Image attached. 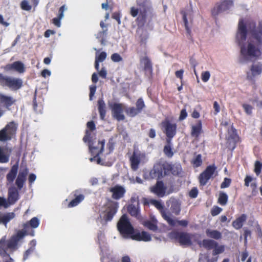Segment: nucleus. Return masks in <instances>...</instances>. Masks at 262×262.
Returning <instances> with one entry per match:
<instances>
[{"label":"nucleus","mask_w":262,"mask_h":262,"mask_svg":"<svg viewBox=\"0 0 262 262\" xmlns=\"http://www.w3.org/2000/svg\"><path fill=\"white\" fill-rule=\"evenodd\" d=\"M255 24L241 21L238 23L236 40L240 47L238 61L241 64L258 58L261 54L260 36L254 32Z\"/></svg>","instance_id":"nucleus-1"},{"label":"nucleus","mask_w":262,"mask_h":262,"mask_svg":"<svg viewBox=\"0 0 262 262\" xmlns=\"http://www.w3.org/2000/svg\"><path fill=\"white\" fill-rule=\"evenodd\" d=\"M118 229L125 237H129L133 233L134 229L126 215H123L117 224Z\"/></svg>","instance_id":"nucleus-2"},{"label":"nucleus","mask_w":262,"mask_h":262,"mask_svg":"<svg viewBox=\"0 0 262 262\" xmlns=\"http://www.w3.org/2000/svg\"><path fill=\"white\" fill-rule=\"evenodd\" d=\"M0 83L3 85H7L13 90L20 89L22 86V80L19 78L5 77L0 74Z\"/></svg>","instance_id":"nucleus-3"},{"label":"nucleus","mask_w":262,"mask_h":262,"mask_svg":"<svg viewBox=\"0 0 262 262\" xmlns=\"http://www.w3.org/2000/svg\"><path fill=\"white\" fill-rule=\"evenodd\" d=\"M27 234L26 230H18L15 234L13 235L8 241L7 247L11 249H15L17 247L19 243L21 242L23 237Z\"/></svg>","instance_id":"nucleus-4"},{"label":"nucleus","mask_w":262,"mask_h":262,"mask_svg":"<svg viewBox=\"0 0 262 262\" xmlns=\"http://www.w3.org/2000/svg\"><path fill=\"white\" fill-rule=\"evenodd\" d=\"M215 167L214 166H208L206 170L200 176V183L201 185H205L208 180L216 175Z\"/></svg>","instance_id":"nucleus-5"},{"label":"nucleus","mask_w":262,"mask_h":262,"mask_svg":"<svg viewBox=\"0 0 262 262\" xmlns=\"http://www.w3.org/2000/svg\"><path fill=\"white\" fill-rule=\"evenodd\" d=\"M16 128V125L13 122L8 124L0 132V140L6 141L10 139L11 136L15 133Z\"/></svg>","instance_id":"nucleus-6"},{"label":"nucleus","mask_w":262,"mask_h":262,"mask_svg":"<svg viewBox=\"0 0 262 262\" xmlns=\"http://www.w3.org/2000/svg\"><path fill=\"white\" fill-rule=\"evenodd\" d=\"M262 73V63L256 62L251 65L249 72L247 73L246 78L249 80H253L254 77Z\"/></svg>","instance_id":"nucleus-7"},{"label":"nucleus","mask_w":262,"mask_h":262,"mask_svg":"<svg viewBox=\"0 0 262 262\" xmlns=\"http://www.w3.org/2000/svg\"><path fill=\"white\" fill-rule=\"evenodd\" d=\"M110 107L112 109V115L117 120H123L125 119V116L123 114L124 107L122 104L114 103L111 104Z\"/></svg>","instance_id":"nucleus-8"},{"label":"nucleus","mask_w":262,"mask_h":262,"mask_svg":"<svg viewBox=\"0 0 262 262\" xmlns=\"http://www.w3.org/2000/svg\"><path fill=\"white\" fill-rule=\"evenodd\" d=\"M151 191L160 197L169 194L171 191L167 190V187L162 182H158L156 185L151 188Z\"/></svg>","instance_id":"nucleus-9"},{"label":"nucleus","mask_w":262,"mask_h":262,"mask_svg":"<svg viewBox=\"0 0 262 262\" xmlns=\"http://www.w3.org/2000/svg\"><path fill=\"white\" fill-rule=\"evenodd\" d=\"M237 137L235 130L232 127L228 130V135L227 136L228 147L231 149H233L235 146V143Z\"/></svg>","instance_id":"nucleus-10"},{"label":"nucleus","mask_w":262,"mask_h":262,"mask_svg":"<svg viewBox=\"0 0 262 262\" xmlns=\"http://www.w3.org/2000/svg\"><path fill=\"white\" fill-rule=\"evenodd\" d=\"M163 167L165 175L169 173V171H170L174 175L179 174L182 171L181 166L178 164L171 165L168 163H164L163 165Z\"/></svg>","instance_id":"nucleus-11"},{"label":"nucleus","mask_w":262,"mask_h":262,"mask_svg":"<svg viewBox=\"0 0 262 262\" xmlns=\"http://www.w3.org/2000/svg\"><path fill=\"white\" fill-rule=\"evenodd\" d=\"M162 125L164 127V130L167 136L169 138H172L176 134V124L171 123L168 121H165L162 122Z\"/></svg>","instance_id":"nucleus-12"},{"label":"nucleus","mask_w":262,"mask_h":262,"mask_svg":"<svg viewBox=\"0 0 262 262\" xmlns=\"http://www.w3.org/2000/svg\"><path fill=\"white\" fill-rule=\"evenodd\" d=\"M28 174V169L26 168L20 170L16 180V185L19 189H21L26 181V178Z\"/></svg>","instance_id":"nucleus-13"},{"label":"nucleus","mask_w":262,"mask_h":262,"mask_svg":"<svg viewBox=\"0 0 262 262\" xmlns=\"http://www.w3.org/2000/svg\"><path fill=\"white\" fill-rule=\"evenodd\" d=\"M6 68L7 70L14 69L20 73H24L25 71L24 65L20 61H16L11 64H8Z\"/></svg>","instance_id":"nucleus-14"},{"label":"nucleus","mask_w":262,"mask_h":262,"mask_svg":"<svg viewBox=\"0 0 262 262\" xmlns=\"http://www.w3.org/2000/svg\"><path fill=\"white\" fill-rule=\"evenodd\" d=\"M143 156L141 154L134 152L133 155L130 158L131 165L133 169L136 170L137 169L138 165L140 162L141 158Z\"/></svg>","instance_id":"nucleus-15"},{"label":"nucleus","mask_w":262,"mask_h":262,"mask_svg":"<svg viewBox=\"0 0 262 262\" xmlns=\"http://www.w3.org/2000/svg\"><path fill=\"white\" fill-rule=\"evenodd\" d=\"M11 150L8 148L0 147V162L6 163L9 161V154Z\"/></svg>","instance_id":"nucleus-16"},{"label":"nucleus","mask_w":262,"mask_h":262,"mask_svg":"<svg viewBox=\"0 0 262 262\" xmlns=\"http://www.w3.org/2000/svg\"><path fill=\"white\" fill-rule=\"evenodd\" d=\"M113 192V197L115 199H118L123 196L125 192L124 189L121 186H115L111 189Z\"/></svg>","instance_id":"nucleus-17"},{"label":"nucleus","mask_w":262,"mask_h":262,"mask_svg":"<svg viewBox=\"0 0 262 262\" xmlns=\"http://www.w3.org/2000/svg\"><path fill=\"white\" fill-rule=\"evenodd\" d=\"M18 196V191L15 188L12 187L9 189L8 200L10 204L14 203L17 200Z\"/></svg>","instance_id":"nucleus-18"},{"label":"nucleus","mask_w":262,"mask_h":262,"mask_svg":"<svg viewBox=\"0 0 262 262\" xmlns=\"http://www.w3.org/2000/svg\"><path fill=\"white\" fill-rule=\"evenodd\" d=\"M117 210V205L116 204H112L111 205V208L107 211L106 213H104L103 218L106 221L111 220L114 215L116 213Z\"/></svg>","instance_id":"nucleus-19"},{"label":"nucleus","mask_w":262,"mask_h":262,"mask_svg":"<svg viewBox=\"0 0 262 262\" xmlns=\"http://www.w3.org/2000/svg\"><path fill=\"white\" fill-rule=\"evenodd\" d=\"M198 244L200 247L211 249L216 245V242L211 239H204L203 241L199 242Z\"/></svg>","instance_id":"nucleus-20"},{"label":"nucleus","mask_w":262,"mask_h":262,"mask_svg":"<svg viewBox=\"0 0 262 262\" xmlns=\"http://www.w3.org/2000/svg\"><path fill=\"white\" fill-rule=\"evenodd\" d=\"M145 11V9L138 6H133L130 8L129 14L134 17L139 15L142 14Z\"/></svg>","instance_id":"nucleus-21"},{"label":"nucleus","mask_w":262,"mask_h":262,"mask_svg":"<svg viewBox=\"0 0 262 262\" xmlns=\"http://www.w3.org/2000/svg\"><path fill=\"white\" fill-rule=\"evenodd\" d=\"M202 132V124L201 121L192 126L191 136L197 138Z\"/></svg>","instance_id":"nucleus-22"},{"label":"nucleus","mask_w":262,"mask_h":262,"mask_svg":"<svg viewBox=\"0 0 262 262\" xmlns=\"http://www.w3.org/2000/svg\"><path fill=\"white\" fill-rule=\"evenodd\" d=\"M191 236L186 233H181L179 236V242L181 244L189 245L191 242Z\"/></svg>","instance_id":"nucleus-23"},{"label":"nucleus","mask_w":262,"mask_h":262,"mask_svg":"<svg viewBox=\"0 0 262 262\" xmlns=\"http://www.w3.org/2000/svg\"><path fill=\"white\" fill-rule=\"evenodd\" d=\"M246 220V216L243 214L232 223V225L236 229H239L243 226Z\"/></svg>","instance_id":"nucleus-24"},{"label":"nucleus","mask_w":262,"mask_h":262,"mask_svg":"<svg viewBox=\"0 0 262 262\" xmlns=\"http://www.w3.org/2000/svg\"><path fill=\"white\" fill-rule=\"evenodd\" d=\"M104 144V141H100L98 143V146L95 147L92 144L89 145V148L92 152H95L96 155H98L99 152H101L103 149Z\"/></svg>","instance_id":"nucleus-25"},{"label":"nucleus","mask_w":262,"mask_h":262,"mask_svg":"<svg viewBox=\"0 0 262 262\" xmlns=\"http://www.w3.org/2000/svg\"><path fill=\"white\" fill-rule=\"evenodd\" d=\"M14 216V214L12 212L1 215H0V223L5 224L6 226L7 223L13 219Z\"/></svg>","instance_id":"nucleus-26"},{"label":"nucleus","mask_w":262,"mask_h":262,"mask_svg":"<svg viewBox=\"0 0 262 262\" xmlns=\"http://www.w3.org/2000/svg\"><path fill=\"white\" fill-rule=\"evenodd\" d=\"M206 234L207 236L215 239H219L222 237V233L215 230L207 229Z\"/></svg>","instance_id":"nucleus-27"},{"label":"nucleus","mask_w":262,"mask_h":262,"mask_svg":"<svg viewBox=\"0 0 262 262\" xmlns=\"http://www.w3.org/2000/svg\"><path fill=\"white\" fill-rule=\"evenodd\" d=\"M17 165H14V166H13L11 169V171L7 175V179L9 182H12L13 181L17 174Z\"/></svg>","instance_id":"nucleus-28"},{"label":"nucleus","mask_w":262,"mask_h":262,"mask_svg":"<svg viewBox=\"0 0 262 262\" xmlns=\"http://www.w3.org/2000/svg\"><path fill=\"white\" fill-rule=\"evenodd\" d=\"M98 109L100 117L102 119H103L105 116L106 111L105 104L102 100H99L98 101Z\"/></svg>","instance_id":"nucleus-29"},{"label":"nucleus","mask_w":262,"mask_h":262,"mask_svg":"<svg viewBox=\"0 0 262 262\" xmlns=\"http://www.w3.org/2000/svg\"><path fill=\"white\" fill-rule=\"evenodd\" d=\"M157 221L155 219L152 220V222L150 221H145L143 223L144 226L146 227L148 229L155 231L158 229V227L156 225Z\"/></svg>","instance_id":"nucleus-30"},{"label":"nucleus","mask_w":262,"mask_h":262,"mask_svg":"<svg viewBox=\"0 0 262 262\" xmlns=\"http://www.w3.org/2000/svg\"><path fill=\"white\" fill-rule=\"evenodd\" d=\"M170 201L171 203V208L173 212L177 215L178 214L180 211V204L179 202L173 199Z\"/></svg>","instance_id":"nucleus-31"},{"label":"nucleus","mask_w":262,"mask_h":262,"mask_svg":"<svg viewBox=\"0 0 262 262\" xmlns=\"http://www.w3.org/2000/svg\"><path fill=\"white\" fill-rule=\"evenodd\" d=\"M163 217L168 222V223L171 225L174 226L176 224V221L171 216L170 214L167 213L164 211L162 212Z\"/></svg>","instance_id":"nucleus-32"},{"label":"nucleus","mask_w":262,"mask_h":262,"mask_svg":"<svg viewBox=\"0 0 262 262\" xmlns=\"http://www.w3.org/2000/svg\"><path fill=\"white\" fill-rule=\"evenodd\" d=\"M191 163L194 167L200 166L202 163V156L201 155L194 156L191 161Z\"/></svg>","instance_id":"nucleus-33"},{"label":"nucleus","mask_w":262,"mask_h":262,"mask_svg":"<svg viewBox=\"0 0 262 262\" xmlns=\"http://www.w3.org/2000/svg\"><path fill=\"white\" fill-rule=\"evenodd\" d=\"M223 10L226 11L230 9L233 6V1L232 0H226L220 5Z\"/></svg>","instance_id":"nucleus-34"},{"label":"nucleus","mask_w":262,"mask_h":262,"mask_svg":"<svg viewBox=\"0 0 262 262\" xmlns=\"http://www.w3.org/2000/svg\"><path fill=\"white\" fill-rule=\"evenodd\" d=\"M228 200L227 195L224 192H221L219 194L218 202L222 205L226 204Z\"/></svg>","instance_id":"nucleus-35"},{"label":"nucleus","mask_w":262,"mask_h":262,"mask_svg":"<svg viewBox=\"0 0 262 262\" xmlns=\"http://www.w3.org/2000/svg\"><path fill=\"white\" fill-rule=\"evenodd\" d=\"M170 140H167L168 144L165 145L164 148V154L168 157H171L173 156V152L169 145Z\"/></svg>","instance_id":"nucleus-36"},{"label":"nucleus","mask_w":262,"mask_h":262,"mask_svg":"<svg viewBox=\"0 0 262 262\" xmlns=\"http://www.w3.org/2000/svg\"><path fill=\"white\" fill-rule=\"evenodd\" d=\"M139 113V110L134 107H129L126 109V114L131 117L135 116Z\"/></svg>","instance_id":"nucleus-37"},{"label":"nucleus","mask_w":262,"mask_h":262,"mask_svg":"<svg viewBox=\"0 0 262 262\" xmlns=\"http://www.w3.org/2000/svg\"><path fill=\"white\" fill-rule=\"evenodd\" d=\"M150 175L153 178H159L162 177V172L159 171L157 166H155L150 172Z\"/></svg>","instance_id":"nucleus-38"},{"label":"nucleus","mask_w":262,"mask_h":262,"mask_svg":"<svg viewBox=\"0 0 262 262\" xmlns=\"http://www.w3.org/2000/svg\"><path fill=\"white\" fill-rule=\"evenodd\" d=\"M84 197L82 195H79L77 196L75 199L72 200L69 204V207H74L78 204L82 200H83Z\"/></svg>","instance_id":"nucleus-39"},{"label":"nucleus","mask_w":262,"mask_h":262,"mask_svg":"<svg viewBox=\"0 0 262 262\" xmlns=\"http://www.w3.org/2000/svg\"><path fill=\"white\" fill-rule=\"evenodd\" d=\"M137 6L145 9L149 5L148 0H136Z\"/></svg>","instance_id":"nucleus-40"},{"label":"nucleus","mask_w":262,"mask_h":262,"mask_svg":"<svg viewBox=\"0 0 262 262\" xmlns=\"http://www.w3.org/2000/svg\"><path fill=\"white\" fill-rule=\"evenodd\" d=\"M141 63L143 65L145 69H149L151 67L150 60L146 57H144L141 59Z\"/></svg>","instance_id":"nucleus-41"},{"label":"nucleus","mask_w":262,"mask_h":262,"mask_svg":"<svg viewBox=\"0 0 262 262\" xmlns=\"http://www.w3.org/2000/svg\"><path fill=\"white\" fill-rule=\"evenodd\" d=\"M214 250L213 251V255H217L222 253L224 251V247L222 245H216L214 247Z\"/></svg>","instance_id":"nucleus-42"},{"label":"nucleus","mask_w":262,"mask_h":262,"mask_svg":"<svg viewBox=\"0 0 262 262\" xmlns=\"http://www.w3.org/2000/svg\"><path fill=\"white\" fill-rule=\"evenodd\" d=\"M224 11V10H222V7L221 5H216L215 6L212 10L211 13L214 16H216L217 15H219L221 12Z\"/></svg>","instance_id":"nucleus-43"},{"label":"nucleus","mask_w":262,"mask_h":262,"mask_svg":"<svg viewBox=\"0 0 262 262\" xmlns=\"http://www.w3.org/2000/svg\"><path fill=\"white\" fill-rule=\"evenodd\" d=\"M106 56V53L104 52H102L99 54H96L95 60L99 62H102L105 59Z\"/></svg>","instance_id":"nucleus-44"},{"label":"nucleus","mask_w":262,"mask_h":262,"mask_svg":"<svg viewBox=\"0 0 262 262\" xmlns=\"http://www.w3.org/2000/svg\"><path fill=\"white\" fill-rule=\"evenodd\" d=\"M20 6L22 9L26 11H30L32 8L27 0H23L20 4Z\"/></svg>","instance_id":"nucleus-45"},{"label":"nucleus","mask_w":262,"mask_h":262,"mask_svg":"<svg viewBox=\"0 0 262 262\" xmlns=\"http://www.w3.org/2000/svg\"><path fill=\"white\" fill-rule=\"evenodd\" d=\"M243 107L247 115H251L252 114L253 107L251 105L247 103H244L243 104Z\"/></svg>","instance_id":"nucleus-46"},{"label":"nucleus","mask_w":262,"mask_h":262,"mask_svg":"<svg viewBox=\"0 0 262 262\" xmlns=\"http://www.w3.org/2000/svg\"><path fill=\"white\" fill-rule=\"evenodd\" d=\"M151 237L150 235L145 231L141 232V241L144 242H149L151 241Z\"/></svg>","instance_id":"nucleus-47"},{"label":"nucleus","mask_w":262,"mask_h":262,"mask_svg":"<svg viewBox=\"0 0 262 262\" xmlns=\"http://www.w3.org/2000/svg\"><path fill=\"white\" fill-rule=\"evenodd\" d=\"M128 211L132 216H137L138 214V209L132 205L128 207Z\"/></svg>","instance_id":"nucleus-48"},{"label":"nucleus","mask_w":262,"mask_h":262,"mask_svg":"<svg viewBox=\"0 0 262 262\" xmlns=\"http://www.w3.org/2000/svg\"><path fill=\"white\" fill-rule=\"evenodd\" d=\"M210 77V73L209 71H205L201 74L202 80L205 82H207Z\"/></svg>","instance_id":"nucleus-49"},{"label":"nucleus","mask_w":262,"mask_h":262,"mask_svg":"<svg viewBox=\"0 0 262 262\" xmlns=\"http://www.w3.org/2000/svg\"><path fill=\"white\" fill-rule=\"evenodd\" d=\"M262 164L259 161H256L255 163L254 172L257 175H259L261 172Z\"/></svg>","instance_id":"nucleus-50"},{"label":"nucleus","mask_w":262,"mask_h":262,"mask_svg":"<svg viewBox=\"0 0 262 262\" xmlns=\"http://www.w3.org/2000/svg\"><path fill=\"white\" fill-rule=\"evenodd\" d=\"M39 220L36 217L32 218L30 221V225L31 227L36 228L39 226Z\"/></svg>","instance_id":"nucleus-51"},{"label":"nucleus","mask_w":262,"mask_h":262,"mask_svg":"<svg viewBox=\"0 0 262 262\" xmlns=\"http://www.w3.org/2000/svg\"><path fill=\"white\" fill-rule=\"evenodd\" d=\"M1 100L8 105H11L13 102V99L11 97L8 96H2Z\"/></svg>","instance_id":"nucleus-52"},{"label":"nucleus","mask_w":262,"mask_h":262,"mask_svg":"<svg viewBox=\"0 0 262 262\" xmlns=\"http://www.w3.org/2000/svg\"><path fill=\"white\" fill-rule=\"evenodd\" d=\"M144 106L145 104L143 101L141 99H138L136 103V108L139 110V112L141 111Z\"/></svg>","instance_id":"nucleus-53"},{"label":"nucleus","mask_w":262,"mask_h":262,"mask_svg":"<svg viewBox=\"0 0 262 262\" xmlns=\"http://www.w3.org/2000/svg\"><path fill=\"white\" fill-rule=\"evenodd\" d=\"M255 180H256L255 179H253V181L251 182V185H250V187L252 188V193L253 195H255L257 192V190H256L257 185H256Z\"/></svg>","instance_id":"nucleus-54"},{"label":"nucleus","mask_w":262,"mask_h":262,"mask_svg":"<svg viewBox=\"0 0 262 262\" xmlns=\"http://www.w3.org/2000/svg\"><path fill=\"white\" fill-rule=\"evenodd\" d=\"M111 59L114 62H120L122 60V58L117 53H114L111 56Z\"/></svg>","instance_id":"nucleus-55"},{"label":"nucleus","mask_w":262,"mask_h":262,"mask_svg":"<svg viewBox=\"0 0 262 262\" xmlns=\"http://www.w3.org/2000/svg\"><path fill=\"white\" fill-rule=\"evenodd\" d=\"M222 210V209L217 206L213 208L211 210V214L212 215L215 216L219 214Z\"/></svg>","instance_id":"nucleus-56"},{"label":"nucleus","mask_w":262,"mask_h":262,"mask_svg":"<svg viewBox=\"0 0 262 262\" xmlns=\"http://www.w3.org/2000/svg\"><path fill=\"white\" fill-rule=\"evenodd\" d=\"M231 183V180L228 178H225L224 182L221 184V187L225 188L228 187Z\"/></svg>","instance_id":"nucleus-57"},{"label":"nucleus","mask_w":262,"mask_h":262,"mask_svg":"<svg viewBox=\"0 0 262 262\" xmlns=\"http://www.w3.org/2000/svg\"><path fill=\"white\" fill-rule=\"evenodd\" d=\"M90 100H92L93 97L95 95L96 90V86L95 85H91L90 88Z\"/></svg>","instance_id":"nucleus-58"},{"label":"nucleus","mask_w":262,"mask_h":262,"mask_svg":"<svg viewBox=\"0 0 262 262\" xmlns=\"http://www.w3.org/2000/svg\"><path fill=\"white\" fill-rule=\"evenodd\" d=\"M130 238L133 240L137 241H141V232L137 233L134 235L130 236Z\"/></svg>","instance_id":"nucleus-59"},{"label":"nucleus","mask_w":262,"mask_h":262,"mask_svg":"<svg viewBox=\"0 0 262 262\" xmlns=\"http://www.w3.org/2000/svg\"><path fill=\"white\" fill-rule=\"evenodd\" d=\"M151 204L154 205L158 209H161L162 208V205L161 203L156 200H151Z\"/></svg>","instance_id":"nucleus-60"},{"label":"nucleus","mask_w":262,"mask_h":262,"mask_svg":"<svg viewBox=\"0 0 262 262\" xmlns=\"http://www.w3.org/2000/svg\"><path fill=\"white\" fill-rule=\"evenodd\" d=\"M198 191L196 188H194L189 192V195L192 198H195L198 195Z\"/></svg>","instance_id":"nucleus-61"},{"label":"nucleus","mask_w":262,"mask_h":262,"mask_svg":"<svg viewBox=\"0 0 262 262\" xmlns=\"http://www.w3.org/2000/svg\"><path fill=\"white\" fill-rule=\"evenodd\" d=\"M213 108L214 109V115H216L220 111V106L218 103L215 101L213 103Z\"/></svg>","instance_id":"nucleus-62"},{"label":"nucleus","mask_w":262,"mask_h":262,"mask_svg":"<svg viewBox=\"0 0 262 262\" xmlns=\"http://www.w3.org/2000/svg\"><path fill=\"white\" fill-rule=\"evenodd\" d=\"M253 181V178L250 176H247L245 179V185L247 187L249 186V183H251Z\"/></svg>","instance_id":"nucleus-63"},{"label":"nucleus","mask_w":262,"mask_h":262,"mask_svg":"<svg viewBox=\"0 0 262 262\" xmlns=\"http://www.w3.org/2000/svg\"><path fill=\"white\" fill-rule=\"evenodd\" d=\"M187 116V114L186 113V111L185 109H183L181 111L180 116L179 117L180 120H182L186 118V117Z\"/></svg>","instance_id":"nucleus-64"}]
</instances>
